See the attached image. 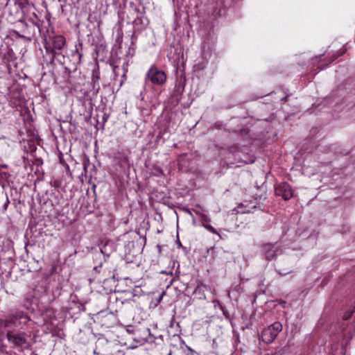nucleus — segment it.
I'll use <instances>...</instances> for the list:
<instances>
[{
    "label": "nucleus",
    "mask_w": 355,
    "mask_h": 355,
    "mask_svg": "<svg viewBox=\"0 0 355 355\" xmlns=\"http://www.w3.org/2000/svg\"><path fill=\"white\" fill-rule=\"evenodd\" d=\"M30 321V318L22 311H18L10 314L3 322V326L6 328L13 325L14 327L22 329Z\"/></svg>",
    "instance_id": "nucleus-1"
},
{
    "label": "nucleus",
    "mask_w": 355,
    "mask_h": 355,
    "mask_svg": "<svg viewBox=\"0 0 355 355\" xmlns=\"http://www.w3.org/2000/svg\"><path fill=\"white\" fill-rule=\"evenodd\" d=\"M6 338L13 347L19 348L22 351L28 347V335L24 332L14 333L8 331L6 334Z\"/></svg>",
    "instance_id": "nucleus-2"
},
{
    "label": "nucleus",
    "mask_w": 355,
    "mask_h": 355,
    "mask_svg": "<svg viewBox=\"0 0 355 355\" xmlns=\"http://www.w3.org/2000/svg\"><path fill=\"white\" fill-rule=\"evenodd\" d=\"M282 330V324L279 322H275L262 331L261 339L264 343L270 344L275 340Z\"/></svg>",
    "instance_id": "nucleus-3"
},
{
    "label": "nucleus",
    "mask_w": 355,
    "mask_h": 355,
    "mask_svg": "<svg viewBox=\"0 0 355 355\" xmlns=\"http://www.w3.org/2000/svg\"><path fill=\"white\" fill-rule=\"evenodd\" d=\"M51 44L46 43L44 48L47 53L52 54L54 57L57 55L56 50H62L66 45V39L62 35H55L49 37Z\"/></svg>",
    "instance_id": "nucleus-4"
},
{
    "label": "nucleus",
    "mask_w": 355,
    "mask_h": 355,
    "mask_svg": "<svg viewBox=\"0 0 355 355\" xmlns=\"http://www.w3.org/2000/svg\"><path fill=\"white\" fill-rule=\"evenodd\" d=\"M147 78L154 85H162L166 80V76L164 71L158 69L156 67L152 66L147 72Z\"/></svg>",
    "instance_id": "nucleus-5"
},
{
    "label": "nucleus",
    "mask_w": 355,
    "mask_h": 355,
    "mask_svg": "<svg viewBox=\"0 0 355 355\" xmlns=\"http://www.w3.org/2000/svg\"><path fill=\"white\" fill-rule=\"evenodd\" d=\"M275 194L288 200L293 197V190L288 183L282 182L275 187Z\"/></svg>",
    "instance_id": "nucleus-6"
},
{
    "label": "nucleus",
    "mask_w": 355,
    "mask_h": 355,
    "mask_svg": "<svg viewBox=\"0 0 355 355\" xmlns=\"http://www.w3.org/2000/svg\"><path fill=\"white\" fill-rule=\"evenodd\" d=\"M262 251L265 258L268 261H271L277 257L280 250L276 244L265 243L262 245Z\"/></svg>",
    "instance_id": "nucleus-7"
},
{
    "label": "nucleus",
    "mask_w": 355,
    "mask_h": 355,
    "mask_svg": "<svg viewBox=\"0 0 355 355\" xmlns=\"http://www.w3.org/2000/svg\"><path fill=\"white\" fill-rule=\"evenodd\" d=\"M354 312H355V306L353 307L352 309H349V310H347L346 311V313L343 316V319L345 320H347L348 319H349L352 316V314Z\"/></svg>",
    "instance_id": "nucleus-8"
},
{
    "label": "nucleus",
    "mask_w": 355,
    "mask_h": 355,
    "mask_svg": "<svg viewBox=\"0 0 355 355\" xmlns=\"http://www.w3.org/2000/svg\"><path fill=\"white\" fill-rule=\"evenodd\" d=\"M205 227L207 230H209L210 232H211L213 234H218L217 230L214 227H212L211 225H205Z\"/></svg>",
    "instance_id": "nucleus-9"
},
{
    "label": "nucleus",
    "mask_w": 355,
    "mask_h": 355,
    "mask_svg": "<svg viewBox=\"0 0 355 355\" xmlns=\"http://www.w3.org/2000/svg\"><path fill=\"white\" fill-rule=\"evenodd\" d=\"M186 211H187V213H188V214H189L191 217H193V214H192V212H191V210H189V209H187L186 210Z\"/></svg>",
    "instance_id": "nucleus-10"
},
{
    "label": "nucleus",
    "mask_w": 355,
    "mask_h": 355,
    "mask_svg": "<svg viewBox=\"0 0 355 355\" xmlns=\"http://www.w3.org/2000/svg\"><path fill=\"white\" fill-rule=\"evenodd\" d=\"M8 203H9V200H7L6 203V204H5V205H4L5 209H6V208H7V206H8Z\"/></svg>",
    "instance_id": "nucleus-11"
},
{
    "label": "nucleus",
    "mask_w": 355,
    "mask_h": 355,
    "mask_svg": "<svg viewBox=\"0 0 355 355\" xmlns=\"http://www.w3.org/2000/svg\"><path fill=\"white\" fill-rule=\"evenodd\" d=\"M116 69H117V67H114V72L115 73H116Z\"/></svg>",
    "instance_id": "nucleus-12"
},
{
    "label": "nucleus",
    "mask_w": 355,
    "mask_h": 355,
    "mask_svg": "<svg viewBox=\"0 0 355 355\" xmlns=\"http://www.w3.org/2000/svg\"><path fill=\"white\" fill-rule=\"evenodd\" d=\"M94 354L96 355H99V354L96 350L94 351Z\"/></svg>",
    "instance_id": "nucleus-13"
},
{
    "label": "nucleus",
    "mask_w": 355,
    "mask_h": 355,
    "mask_svg": "<svg viewBox=\"0 0 355 355\" xmlns=\"http://www.w3.org/2000/svg\"><path fill=\"white\" fill-rule=\"evenodd\" d=\"M84 169L86 171V166L85 165L84 166Z\"/></svg>",
    "instance_id": "nucleus-14"
}]
</instances>
